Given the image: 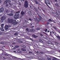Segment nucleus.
I'll return each instance as SVG.
<instances>
[{
	"label": "nucleus",
	"instance_id": "f257e3e1",
	"mask_svg": "<svg viewBox=\"0 0 60 60\" xmlns=\"http://www.w3.org/2000/svg\"><path fill=\"white\" fill-rule=\"evenodd\" d=\"M8 23H12L14 25H16V24H18V23L16 21V20H13V19H8Z\"/></svg>",
	"mask_w": 60,
	"mask_h": 60
},
{
	"label": "nucleus",
	"instance_id": "f03ea898",
	"mask_svg": "<svg viewBox=\"0 0 60 60\" xmlns=\"http://www.w3.org/2000/svg\"><path fill=\"white\" fill-rule=\"evenodd\" d=\"M29 5V3L28 2L27 0H26L25 1V2L24 4V7L25 8H28Z\"/></svg>",
	"mask_w": 60,
	"mask_h": 60
},
{
	"label": "nucleus",
	"instance_id": "7ed1b4c3",
	"mask_svg": "<svg viewBox=\"0 0 60 60\" xmlns=\"http://www.w3.org/2000/svg\"><path fill=\"white\" fill-rule=\"evenodd\" d=\"M20 11H18V12H16V13L15 14L14 16V18L15 19H17L19 17V13H19Z\"/></svg>",
	"mask_w": 60,
	"mask_h": 60
},
{
	"label": "nucleus",
	"instance_id": "20e7f679",
	"mask_svg": "<svg viewBox=\"0 0 60 60\" xmlns=\"http://www.w3.org/2000/svg\"><path fill=\"white\" fill-rule=\"evenodd\" d=\"M38 15L40 19H39L37 17H36V19L37 20V23H38L39 22V21H40V20H41V19H42V17L40 15Z\"/></svg>",
	"mask_w": 60,
	"mask_h": 60
},
{
	"label": "nucleus",
	"instance_id": "39448f33",
	"mask_svg": "<svg viewBox=\"0 0 60 60\" xmlns=\"http://www.w3.org/2000/svg\"><path fill=\"white\" fill-rule=\"evenodd\" d=\"M45 3L49 7V8H50V7H49V6L48 5V4H49L50 5V2L48 1V0H45Z\"/></svg>",
	"mask_w": 60,
	"mask_h": 60
},
{
	"label": "nucleus",
	"instance_id": "423d86ee",
	"mask_svg": "<svg viewBox=\"0 0 60 60\" xmlns=\"http://www.w3.org/2000/svg\"><path fill=\"white\" fill-rule=\"evenodd\" d=\"M8 3L10 5H11V1H10V0H7L6 1H5L4 2V4H6V3Z\"/></svg>",
	"mask_w": 60,
	"mask_h": 60
},
{
	"label": "nucleus",
	"instance_id": "0eeeda50",
	"mask_svg": "<svg viewBox=\"0 0 60 60\" xmlns=\"http://www.w3.org/2000/svg\"><path fill=\"white\" fill-rule=\"evenodd\" d=\"M53 13L54 16H56V17H57L58 18H60V17H59L58 15V14H57L55 12H53Z\"/></svg>",
	"mask_w": 60,
	"mask_h": 60
},
{
	"label": "nucleus",
	"instance_id": "6e6552de",
	"mask_svg": "<svg viewBox=\"0 0 60 60\" xmlns=\"http://www.w3.org/2000/svg\"><path fill=\"white\" fill-rule=\"evenodd\" d=\"M0 11L2 12V13H3L4 11V8L2 7L0 8Z\"/></svg>",
	"mask_w": 60,
	"mask_h": 60
},
{
	"label": "nucleus",
	"instance_id": "1a4fd4ad",
	"mask_svg": "<svg viewBox=\"0 0 60 60\" xmlns=\"http://www.w3.org/2000/svg\"><path fill=\"white\" fill-rule=\"evenodd\" d=\"M5 28L6 30H7V29H8V28H9V26H8V25H6V26H5Z\"/></svg>",
	"mask_w": 60,
	"mask_h": 60
},
{
	"label": "nucleus",
	"instance_id": "9d476101",
	"mask_svg": "<svg viewBox=\"0 0 60 60\" xmlns=\"http://www.w3.org/2000/svg\"><path fill=\"white\" fill-rule=\"evenodd\" d=\"M6 19V17L5 16H3L1 18V19L2 20H5Z\"/></svg>",
	"mask_w": 60,
	"mask_h": 60
},
{
	"label": "nucleus",
	"instance_id": "9b49d317",
	"mask_svg": "<svg viewBox=\"0 0 60 60\" xmlns=\"http://www.w3.org/2000/svg\"><path fill=\"white\" fill-rule=\"evenodd\" d=\"M8 16H12L13 15V14L11 13H10V14H8Z\"/></svg>",
	"mask_w": 60,
	"mask_h": 60
},
{
	"label": "nucleus",
	"instance_id": "f8f14e48",
	"mask_svg": "<svg viewBox=\"0 0 60 60\" xmlns=\"http://www.w3.org/2000/svg\"><path fill=\"white\" fill-rule=\"evenodd\" d=\"M21 14L22 15H24L26 14V12L22 11L21 12Z\"/></svg>",
	"mask_w": 60,
	"mask_h": 60
},
{
	"label": "nucleus",
	"instance_id": "ddd939ff",
	"mask_svg": "<svg viewBox=\"0 0 60 60\" xmlns=\"http://www.w3.org/2000/svg\"><path fill=\"white\" fill-rule=\"evenodd\" d=\"M48 21L49 22H54L53 21L51 20V19H49L48 20Z\"/></svg>",
	"mask_w": 60,
	"mask_h": 60
},
{
	"label": "nucleus",
	"instance_id": "4468645a",
	"mask_svg": "<svg viewBox=\"0 0 60 60\" xmlns=\"http://www.w3.org/2000/svg\"><path fill=\"white\" fill-rule=\"evenodd\" d=\"M30 31L31 32H34V29H30Z\"/></svg>",
	"mask_w": 60,
	"mask_h": 60
},
{
	"label": "nucleus",
	"instance_id": "2eb2a0df",
	"mask_svg": "<svg viewBox=\"0 0 60 60\" xmlns=\"http://www.w3.org/2000/svg\"><path fill=\"white\" fill-rule=\"evenodd\" d=\"M21 49L23 51H26V49L24 48H22Z\"/></svg>",
	"mask_w": 60,
	"mask_h": 60
},
{
	"label": "nucleus",
	"instance_id": "dca6fc26",
	"mask_svg": "<svg viewBox=\"0 0 60 60\" xmlns=\"http://www.w3.org/2000/svg\"><path fill=\"white\" fill-rule=\"evenodd\" d=\"M56 37H57L58 39L60 40V37L59 36L57 35V36L56 35Z\"/></svg>",
	"mask_w": 60,
	"mask_h": 60
},
{
	"label": "nucleus",
	"instance_id": "f3484780",
	"mask_svg": "<svg viewBox=\"0 0 60 60\" xmlns=\"http://www.w3.org/2000/svg\"><path fill=\"white\" fill-rule=\"evenodd\" d=\"M50 36H52V35H53V33H52V32H51V31H50Z\"/></svg>",
	"mask_w": 60,
	"mask_h": 60
},
{
	"label": "nucleus",
	"instance_id": "a211bd4d",
	"mask_svg": "<svg viewBox=\"0 0 60 60\" xmlns=\"http://www.w3.org/2000/svg\"><path fill=\"white\" fill-rule=\"evenodd\" d=\"M32 36L33 37H34V38H36V36L34 35H32Z\"/></svg>",
	"mask_w": 60,
	"mask_h": 60
},
{
	"label": "nucleus",
	"instance_id": "6ab92c4d",
	"mask_svg": "<svg viewBox=\"0 0 60 60\" xmlns=\"http://www.w3.org/2000/svg\"><path fill=\"white\" fill-rule=\"evenodd\" d=\"M4 24H2L1 25V26L2 28H4Z\"/></svg>",
	"mask_w": 60,
	"mask_h": 60
},
{
	"label": "nucleus",
	"instance_id": "aec40b11",
	"mask_svg": "<svg viewBox=\"0 0 60 60\" xmlns=\"http://www.w3.org/2000/svg\"><path fill=\"white\" fill-rule=\"evenodd\" d=\"M56 13H57L58 14H59L60 13V12H59L57 10H56Z\"/></svg>",
	"mask_w": 60,
	"mask_h": 60
},
{
	"label": "nucleus",
	"instance_id": "412c9836",
	"mask_svg": "<svg viewBox=\"0 0 60 60\" xmlns=\"http://www.w3.org/2000/svg\"><path fill=\"white\" fill-rule=\"evenodd\" d=\"M28 13H29V15H30V14H31V11H28Z\"/></svg>",
	"mask_w": 60,
	"mask_h": 60
},
{
	"label": "nucleus",
	"instance_id": "4be33fe9",
	"mask_svg": "<svg viewBox=\"0 0 60 60\" xmlns=\"http://www.w3.org/2000/svg\"><path fill=\"white\" fill-rule=\"evenodd\" d=\"M47 60H51V59L50 58H49V57H48L47 58Z\"/></svg>",
	"mask_w": 60,
	"mask_h": 60
},
{
	"label": "nucleus",
	"instance_id": "5701e85b",
	"mask_svg": "<svg viewBox=\"0 0 60 60\" xmlns=\"http://www.w3.org/2000/svg\"><path fill=\"white\" fill-rule=\"evenodd\" d=\"M34 1L35 2L36 4H38V3L37 2V1L36 0H35Z\"/></svg>",
	"mask_w": 60,
	"mask_h": 60
},
{
	"label": "nucleus",
	"instance_id": "b1692460",
	"mask_svg": "<svg viewBox=\"0 0 60 60\" xmlns=\"http://www.w3.org/2000/svg\"><path fill=\"white\" fill-rule=\"evenodd\" d=\"M0 44H1L4 45V41L1 42H0Z\"/></svg>",
	"mask_w": 60,
	"mask_h": 60
},
{
	"label": "nucleus",
	"instance_id": "393cba45",
	"mask_svg": "<svg viewBox=\"0 0 60 60\" xmlns=\"http://www.w3.org/2000/svg\"><path fill=\"white\" fill-rule=\"evenodd\" d=\"M39 41L40 42H43V41H42V40H41V39H39Z\"/></svg>",
	"mask_w": 60,
	"mask_h": 60
},
{
	"label": "nucleus",
	"instance_id": "a878e982",
	"mask_svg": "<svg viewBox=\"0 0 60 60\" xmlns=\"http://www.w3.org/2000/svg\"><path fill=\"white\" fill-rule=\"evenodd\" d=\"M18 42H19L20 43H22L23 42V41H18Z\"/></svg>",
	"mask_w": 60,
	"mask_h": 60
},
{
	"label": "nucleus",
	"instance_id": "bb28decb",
	"mask_svg": "<svg viewBox=\"0 0 60 60\" xmlns=\"http://www.w3.org/2000/svg\"><path fill=\"white\" fill-rule=\"evenodd\" d=\"M56 6H57V7H59V5H58V4H56Z\"/></svg>",
	"mask_w": 60,
	"mask_h": 60
},
{
	"label": "nucleus",
	"instance_id": "cd10ccee",
	"mask_svg": "<svg viewBox=\"0 0 60 60\" xmlns=\"http://www.w3.org/2000/svg\"><path fill=\"white\" fill-rule=\"evenodd\" d=\"M36 30H40V29L39 28H37L36 29Z\"/></svg>",
	"mask_w": 60,
	"mask_h": 60
},
{
	"label": "nucleus",
	"instance_id": "c85d7f7f",
	"mask_svg": "<svg viewBox=\"0 0 60 60\" xmlns=\"http://www.w3.org/2000/svg\"><path fill=\"white\" fill-rule=\"evenodd\" d=\"M40 35L41 37L43 36V35H42V34H40Z\"/></svg>",
	"mask_w": 60,
	"mask_h": 60
},
{
	"label": "nucleus",
	"instance_id": "c756f323",
	"mask_svg": "<svg viewBox=\"0 0 60 60\" xmlns=\"http://www.w3.org/2000/svg\"><path fill=\"white\" fill-rule=\"evenodd\" d=\"M1 30L2 31H3V32H4V29L3 28H2Z\"/></svg>",
	"mask_w": 60,
	"mask_h": 60
},
{
	"label": "nucleus",
	"instance_id": "7c9ffc66",
	"mask_svg": "<svg viewBox=\"0 0 60 60\" xmlns=\"http://www.w3.org/2000/svg\"><path fill=\"white\" fill-rule=\"evenodd\" d=\"M14 34L15 35H18V33H16L15 34Z\"/></svg>",
	"mask_w": 60,
	"mask_h": 60
},
{
	"label": "nucleus",
	"instance_id": "2f4dec72",
	"mask_svg": "<svg viewBox=\"0 0 60 60\" xmlns=\"http://www.w3.org/2000/svg\"><path fill=\"white\" fill-rule=\"evenodd\" d=\"M49 24V22H47L46 24V25H48Z\"/></svg>",
	"mask_w": 60,
	"mask_h": 60
},
{
	"label": "nucleus",
	"instance_id": "473e14b6",
	"mask_svg": "<svg viewBox=\"0 0 60 60\" xmlns=\"http://www.w3.org/2000/svg\"><path fill=\"white\" fill-rule=\"evenodd\" d=\"M47 31H48V29H46L45 30V32H47Z\"/></svg>",
	"mask_w": 60,
	"mask_h": 60
},
{
	"label": "nucleus",
	"instance_id": "72a5a7b5",
	"mask_svg": "<svg viewBox=\"0 0 60 60\" xmlns=\"http://www.w3.org/2000/svg\"><path fill=\"white\" fill-rule=\"evenodd\" d=\"M29 20H30V21H32V19H31L30 18H29Z\"/></svg>",
	"mask_w": 60,
	"mask_h": 60
},
{
	"label": "nucleus",
	"instance_id": "f704fd0d",
	"mask_svg": "<svg viewBox=\"0 0 60 60\" xmlns=\"http://www.w3.org/2000/svg\"><path fill=\"white\" fill-rule=\"evenodd\" d=\"M53 27L54 28V29H55V30H56V27L54 26Z\"/></svg>",
	"mask_w": 60,
	"mask_h": 60
},
{
	"label": "nucleus",
	"instance_id": "c9c22d12",
	"mask_svg": "<svg viewBox=\"0 0 60 60\" xmlns=\"http://www.w3.org/2000/svg\"><path fill=\"white\" fill-rule=\"evenodd\" d=\"M36 12L37 13V12H38V10H37V9L36 10Z\"/></svg>",
	"mask_w": 60,
	"mask_h": 60
},
{
	"label": "nucleus",
	"instance_id": "e433bc0d",
	"mask_svg": "<svg viewBox=\"0 0 60 60\" xmlns=\"http://www.w3.org/2000/svg\"><path fill=\"white\" fill-rule=\"evenodd\" d=\"M8 12V10H7L6 11V13H7Z\"/></svg>",
	"mask_w": 60,
	"mask_h": 60
},
{
	"label": "nucleus",
	"instance_id": "4c0bfd02",
	"mask_svg": "<svg viewBox=\"0 0 60 60\" xmlns=\"http://www.w3.org/2000/svg\"><path fill=\"white\" fill-rule=\"evenodd\" d=\"M30 40H31V41H33V39L32 38H30Z\"/></svg>",
	"mask_w": 60,
	"mask_h": 60
},
{
	"label": "nucleus",
	"instance_id": "58836bf2",
	"mask_svg": "<svg viewBox=\"0 0 60 60\" xmlns=\"http://www.w3.org/2000/svg\"><path fill=\"white\" fill-rule=\"evenodd\" d=\"M21 2H22H22H24V1H23V0H21Z\"/></svg>",
	"mask_w": 60,
	"mask_h": 60
},
{
	"label": "nucleus",
	"instance_id": "ea45409f",
	"mask_svg": "<svg viewBox=\"0 0 60 60\" xmlns=\"http://www.w3.org/2000/svg\"><path fill=\"white\" fill-rule=\"evenodd\" d=\"M6 6H8V4H6Z\"/></svg>",
	"mask_w": 60,
	"mask_h": 60
},
{
	"label": "nucleus",
	"instance_id": "a19ab883",
	"mask_svg": "<svg viewBox=\"0 0 60 60\" xmlns=\"http://www.w3.org/2000/svg\"><path fill=\"white\" fill-rule=\"evenodd\" d=\"M26 30L27 31H28V28H27L26 29Z\"/></svg>",
	"mask_w": 60,
	"mask_h": 60
},
{
	"label": "nucleus",
	"instance_id": "79ce46f5",
	"mask_svg": "<svg viewBox=\"0 0 60 60\" xmlns=\"http://www.w3.org/2000/svg\"><path fill=\"white\" fill-rule=\"evenodd\" d=\"M3 58H4V59H6V58H5V57H3Z\"/></svg>",
	"mask_w": 60,
	"mask_h": 60
},
{
	"label": "nucleus",
	"instance_id": "37998d69",
	"mask_svg": "<svg viewBox=\"0 0 60 60\" xmlns=\"http://www.w3.org/2000/svg\"><path fill=\"white\" fill-rule=\"evenodd\" d=\"M5 56H9V55L7 54H5Z\"/></svg>",
	"mask_w": 60,
	"mask_h": 60
},
{
	"label": "nucleus",
	"instance_id": "c03bdc74",
	"mask_svg": "<svg viewBox=\"0 0 60 60\" xmlns=\"http://www.w3.org/2000/svg\"><path fill=\"white\" fill-rule=\"evenodd\" d=\"M42 10H43V11L44 12H45V11H44V10L43 9H42Z\"/></svg>",
	"mask_w": 60,
	"mask_h": 60
},
{
	"label": "nucleus",
	"instance_id": "a18cd8bd",
	"mask_svg": "<svg viewBox=\"0 0 60 60\" xmlns=\"http://www.w3.org/2000/svg\"><path fill=\"white\" fill-rule=\"evenodd\" d=\"M57 24H58V25H60V23H57Z\"/></svg>",
	"mask_w": 60,
	"mask_h": 60
},
{
	"label": "nucleus",
	"instance_id": "49530a36",
	"mask_svg": "<svg viewBox=\"0 0 60 60\" xmlns=\"http://www.w3.org/2000/svg\"><path fill=\"white\" fill-rule=\"evenodd\" d=\"M54 42L55 43H56L57 44L58 43L56 41H55Z\"/></svg>",
	"mask_w": 60,
	"mask_h": 60
},
{
	"label": "nucleus",
	"instance_id": "de8ad7c7",
	"mask_svg": "<svg viewBox=\"0 0 60 60\" xmlns=\"http://www.w3.org/2000/svg\"><path fill=\"white\" fill-rule=\"evenodd\" d=\"M12 44H16V43H12Z\"/></svg>",
	"mask_w": 60,
	"mask_h": 60
},
{
	"label": "nucleus",
	"instance_id": "09e8293b",
	"mask_svg": "<svg viewBox=\"0 0 60 60\" xmlns=\"http://www.w3.org/2000/svg\"><path fill=\"white\" fill-rule=\"evenodd\" d=\"M50 31H49V30H48L47 31V33H49Z\"/></svg>",
	"mask_w": 60,
	"mask_h": 60
},
{
	"label": "nucleus",
	"instance_id": "8fccbe9b",
	"mask_svg": "<svg viewBox=\"0 0 60 60\" xmlns=\"http://www.w3.org/2000/svg\"><path fill=\"white\" fill-rule=\"evenodd\" d=\"M19 5H21V4L20 3H19Z\"/></svg>",
	"mask_w": 60,
	"mask_h": 60
},
{
	"label": "nucleus",
	"instance_id": "3c124183",
	"mask_svg": "<svg viewBox=\"0 0 60 60\" xmlns=\"http://www.w3.org/2000/svg\"><path fill=\"white\" fill-rule=\"evenodd\" d=\"M52 33H53V34H54V31H52Z\"/></svg>",
	"mask_w": 60,
	"mask_h": 60
},
{
	"label": "nucleus",
	"instance_id": "603ef678",
	"mask_svg": "<svg viewBox=\"0 0 60 60\" xmlns=\"http://www.w3.org/2000/svg\"><path fill=\"white\" fill-rule=\"evenodd\" d=\"M41 54H44V53H43V52H41Z\"/></svg>",
	"mask_w": 60,
	"mask_h": 60
},
{
	"label": "nucleus",
	"instance_id": "864d4df0",
	"mask_svg": "<svg viewBox=\"0 0 60 60\" xmlns=\"http://www.w3.org/2000/svg\"><path fill=\"white\" fill-rule=\"evenodd\" d=\"M2 2V1H1V0H0V4Z\"/></svg>",
	"mask_w": 60,
	"mask_h": 60
},
{
	"label": "nucleus",
	"instance_id": "5fc2aeb1",
	"mask_svg": "<svg viewBox=\"0 0 60 60\" xmlns=\"http://www.w3.org/2000/svg\"><path fill=\"white\" fill-rule=\"evenodd\" d=\"M38 58H39L41 60V58H40V57H38Z\"/></svg>",
	"mask_w": 60,
	"mask_h": 60
},
{
	"label": "nucleus",
	"instance_id": "6e6d98bb",
	"mask_svg": "<svg viewBox=\"0 0 60 60\" xmlns=\"http://www.w3.org/2000/svg\"><path fill=\"white\" fill-rule=\"evenodd\" d=\"M34 9L35 10V11H36V10H37V9H36V8H34Z\"/></svg>",
	"mask_w": 60,
	"mask_h": 60
},
{
	"label": "nucleus",
	"instance_id": "4d7b16f0",
	"mask_svg": "<svg viewBox=\"0 0 60 60\" xmlns=\"http://www.w3.org/2000/svg\"><path fill=\"white\" fill-rule=\"evenodd\" d=\"M53 21V22H54V23H56V22H55V21Z\"/></svg>",
	"mask_w": 60,
	"mask_h": 60
},
{
	"label": "nucleus",
	"instance_id": "13d9d810",
	"mask_svg": "<svg viewBox=\"0 0 60 60\" xmlns=\"http://www.w3.org/2000/svg\"><path fill=\"white\" fill-rule=\"evenodd\" d=\"M42 15H43V16H45V15H44V14H43L42 13Z\"/></svg>",
	"mask_w": 60,
	"mask_h": 60
},
{
	"label": "nucleus",
	"instance_id": "bf43d9fd",
	"mask_svg": "<svg viewBox=\"0 0 60 60\" xmlns=\"http://www.w3.org/2000/svg\"><path fill=\"white\" fill-rule=\"evenodd\" d=\"M34 27V26H32L31 27H32H32Z\"/></svg>",
	"mask_w": 60,
	"mask_h": 60
},
{
	"label": "nucleus",
	"instance_id": "052dcab7",
	"mask_svg": "<svg viewBox=\"0 0 60 60\" xmlns=\"http://www.w3.org/2000/svg\"><path fill=\"white\" fill-rule=\"evenodd\" d=\"M14 52H16V51H14Z\"/></svg>",
	"mask_w": 60,
	"mask_h": 60
},
{
	"label": "nucleus",
	"instance_id": "680f3d73",
	"mask_svg": "<svg viewBox=\"0 0 60 60\" xmlns=\"http://www.w3.org/2000/svg\"><path fill=\"white\" fill-rule=\"evenodd\" d=\"M56 2H57V0H55Z\"/></svg>",
	"mask_w": 60,
	"mask_h": 60
},
{
	"label": "nucleus",
	"instance_id": "e2e57ef3",
	"mask_svg": "<svg viewBox=\"0 0 60 60\" xmlns=\"http://www.w3.org/2000/svg\"><path fill=\"white\" fill-rule=\"evenodd\" d=\"M31 6H30V8H31Z\"/></svg>",
	"mask_w": 60,
	"mask_h": 60
},
{
	"label": "nucleus",
	"instance_id": "0e129e2a",
	"mask_svg": "<svg viewBox=\"0 0 60 60\" xmlns=\"http://www.w3.org/2000/svg\"><path fill=\"white\" fill-rule=\"evenodd\" d=\"M12 47H14V46H13V45L12 46Z\"/></svg>",
	"mask_w": 60,
	"mask_h": 60
},
{
	"label": "nucleus",
	"instance_id": "69168bd1",
	"mask_svg": "<svg viewBox=\"0 0 60 60\" xmlns=\"http://www.w3.org/2000/svg\"><path fill=\"white\" fill-rule=\"evenodd\" d=\"M43 33H44V34H46V33H45V32H43Z\"/></svg>",
	"mask_w": 60,
	"mask_h": 60
},
{
	"label": "nucleus",
	"instance_id": "338daca9",
	"mask_svg": "<svg viewBox=\"0 0 60 60\" xmlns=\"http://www.w3.org/2000/svg\"><path fill=\"white\" fill-rule=\"evenodd\" d=\"M24 48H26V46H24Z\"/></svg>",
	"mask_w": 60,
	"mask_h": 60
},
{
	"label": "nucleus",
	"instance_id": "774afa93",
	"mask_svg": "<svg viewBox=\"0 0 60 60\" xmlns=\"http://www.w3.org/2000/svg\"><path fill=\"white\" fill-rule=\"evenodd\" d=\"M59 14V15H60V13Z\"/></svg>",
	"mask_w": 60,
	"mask_h": 60
}]
</instances>
